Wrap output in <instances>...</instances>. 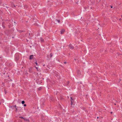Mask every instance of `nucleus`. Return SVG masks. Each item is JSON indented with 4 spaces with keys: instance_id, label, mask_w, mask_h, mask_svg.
<instances>
[{
    "instance_id": "31",
    "label": "nucleus",
    "mask_w": 122,
    "mask_h": 122,
    "mask_svg": "<svg viewBox=\"0 0 122 122\" xmlns=\"http://www.w3.org/2000/svg\"><path fill=\"white\" fill-rule=\"evenodd\" d=\"M97 118H98V117H97Z\"/></svg>"
},
{
    "instance_id": "17",
    "label": "nucleus",
    "mask_w": 122,
    "mask_h": 122,
    "mask_svg": "<svg viewBox=\"0 0 122 122\" xmlns=\"http://www.w3.org/2000/svg\"><path fill=\"white\" fill-rule=\"evenodd\" d=\"M41 89V87H40L38 88V90H40Z\"/></svg>"
},
{
    "instance_id": "24",
    "label": "nucleus",
    "mask_w": 122,
    "mask_h": 122,
    "mask_svg": "<svg viewBox=\"0 0 122 122\" xmlns=\"http://www.w3.org/2000/svg\"><path fill=\"white\" fill-rule=\"evenodd\" d=\"M64 63L65 64H66V62H64Z\"/></svg>"
},
{
    "instance_id": "22",
    "label": "nucleus",
    "mask_w": 122,
    "mask_h": 122,
    "mask_svg": "<svg viewBox=\"0 0 122 122\" xmlns=\"http://www.w3.org/2000/svg\"><path fill=\"white\" fill-rule=\"evenodd\" d=\"M26 106V105L25 104L24 105V106L25 107Z\"/></svg>"
},
{
    "instance_id": "15",
    "label": "nucleus",
    "mask_w": 122,
    "mask_h": 122,
    "mask_svg": "<svg viewBox=\"0 0 122 122\" xmlns=\"http://www.w3.org/2000/svg\"><path fill=\"white\" fill-rule=\"evenodd\" d=\"M50 57H51L52 56V53H51L50 54Z\"/></svg>"
},
{
    "instance_id": "23",
    "label": "nucleus",
    "mask_w": 122,
    "mask_h": 122,
    "mask_svg": "<svg viewBox=\"0 0 122 122\" xmlns=\"http://www.w3.org/2000/svg\"><path fill=\"white\" fill-rule=\"evenodd\" d=\"M71 100H72V99H73L72 97H71Z\"/></svg>"
},
{
    "instance_id": "25",
    "label": "nucleus",
    "mask_w": 122,
    "mask_h": 122,
    "mask_svg": "<svg viewBox=\"0 0 122 122\" xmlns=\"http://www.w3.org/2000/svg\"><path fill=\"white\" fill-rule=\"evenodd\" d=\"M111 8H112V6H111Z\"/></svg>"
},
{
    "instance_id": "34",
    "label": "nucleus",
    "mask_w": 122,
    "mask_h": 122,
    "mask_svg": "<svg viewBox=\"0 0 122 122\" xmlns=\"http://www.w3.org/2000/svg\"><path fill=\"white\" fill-rule=\"evenodd\" d=\"M115 105H116V104H115Z\"/></svg>"
},
{
    "instance_id": "32",
    "label": "nucleus",
    "mask_w": 122,
    "mask_h": 122,
    "mask_svg": "<svg viewBox=\"0 0 122 122\" xmlns=\"http://www.w3.org/2000/svg\"><path fill=\"white\" fill-rule=\"evenodd\" d=\"M1 104V103L0 102V105Z\"/></svg>"
},
{
    "instance_id": "5",
    "label": "nucleus",
    "mask_w": 122,
    "mask_h": 122,
    "mask_svg": "<svg viewBox=\"0 0 122 122\" xmlns=\"http://www.w3.org/2000/svg\"><path fill=\"white\" fill-rule=\"evenodd\" d=\"M5 24V22H3L2 23V27H3V28H5V26L4 25Z\"/></svg>"
},
{
    "instance_id": "8",
    "label": "nucleus",
    "mask_w": 122,
    "mask_h": 122,
    "mask_svg": "<svg viewBox=\"0 0 122 122\" xmlns=\"http://www.w3.org/2000/svg\"><path fill=\"white\" fill-rule=\"evenodd\" d=\"M33 56V55H31L30 56V59H32V57Z\"/></svg>"
},
{
    "instance_id": "33",
    "label": "nucleus",
    "mask_w": 122,
    "mask_h": 122,
    "mask_svg": "<svg viewBox=\"0 0 122 122\" xmlns=\"http://www.w3.org/2000/svg\"><path fill=\"white\" fill-rule=\"evenodd\" d=\"M1 104V103L0 102V105Z\"/></svg>"
},
{
    "instance_id": "9",
    "label": "nucleus",
    "mask_w": 122,
    "mask_h": 122,
    "mask_svg": "<svg viewBox=\"0 0 122 122\" xmlns=\"http://www.w3.org/2000/svg\"><path fill=\"white\" fill-rule=\"evenodd\" d=\"M41 41V42H44V40L42 38H40Z\"/></svg>"
},
{
    "instance_id": "4",
    "label": "nucleus",
    "mask_w": 122,
    "mask_h": 122,
    "mask_svg": "<svg viewBox=\"0 0 122 122\" xmlns=\"http://www.w3.org/2000/svg\"><path fill=\"white\" fill-rule=\"evenodd\" d=\"M65 30L64 29H62L61 31V34H62L65 32Z\"/></svg>"
},
{
    "instance_id": "7",
    "label": "nucleus",
    "mask_w": 122,
    "mask_h": 122,
    "mask_svg": "<svg viewBox=\"0 0 122 122\" xmlns=\"http://www.w3.org/2000/svg\"><path fill=\"white\" fill-rule=\"evenodd\" d=\"M71 104L72 105L73 104L72 103L73 102L74 100L73 99H72V100H71Z\"/></svg>"
},
{
    "instance_id": "20",
    "label": "nucleus",
    "mask_w": 122,
    "mask_h": 122,
    "mask_svg": "<svg viewBox=\"0 0 122 122\" xmlns=\"http://www.w3.org/2000/svg\"><path fill=\"white\" fill-rule=\"evenodd\" d=\"M69 81H68L67 82V85H68L69 84Z\"/></svg>"
},
{
    "instance_id": "28",
    "label": "nucleus",
    "mask_w": 122,
    "mask_h": 122,
    "mask_svg": "<svg viewBox=\"0 0 122 122\" xmlns=\"http://www.w3.org/2000/svg\"><path fill=\"white\" fill-rule=\"evenodd\" d=\"M119 80L121 81V79H119Z\"/></svg>"
},
{
    "instance_id": "10",
    "label": "nucleus",
    "mask_w": 122,
    "mask_h": 122,
    "mask_svg": "<svg viewBox=\"0 0 122 122\" xmlns=\"http://www.w3.org/2000/svg\"><path fill=\"white\" fill-rule=\"evenodd\" d=\"M53 97L52 96H51V97H50V99L52 101H53Z\"/></svg>"
},
{
    "instance_id": "30",
    "label": "nucleus",
    "mask_w": 122,
    "mask_h": 122,
    "mask_svg": "<svg viewBox=\"0 0 122 122\" xmlns=\"http://www.w3.org/2000/svg\"><path fill=\"white\" fill-rule=\"evenodd\" d=\"M28 122H30L29 121H28Z\"/></svg>"
},
{
    "instance_id": "29",
    "label": "nucleus",
    "mask_w": 122,
    "mask_h": 122,
    "mask_svg": "<svg viewBox=\"0 0 122 122\" xmlns=\"http://www.w3.org/2000/svg\"><path fill=\"white\" fill-rule=\"evenodd\" d=\"M14 6L15 7V5H14Z\"/></svg>"
},
{
    "instance_id": "13",
    "label": "nucleus",
    "mask_w": 122,
    "mask_h": 122,
    "mask_svg": "<svg viewBox=\"0 0 122 122\" xmlns=\"http://www.w3.org/2000/svg\"><path fill=\"white\" fill-rule=\"evenodd\" d=\"M56 21H57L59 23L60 22V20H57V19L56 20Z\"/></svg>"
},
{
    "instance_id": "27",
    "label": "nucleus",
    "mask_w": 122,
    "mask_h": 122,
    "mask_svg": "<svg viewBox=\"0 0 122 122\" xmlns=\"http://www.w3.org/2000/svg\"><path fill=\"white\" fill-rule=\"evenodd\" d=\"M45 65V64H44L43 65V66H44Z\"/></svg>"
},
{
    "instance_id": "26",
    "label": "nucleus",
    "mask_w": 122,
    "mask_h": 122,
    "mask_svg": "<svg viewBox=\"0 0 122 122\" xmlns=\"http://www.w3.org/2000/svg\"><path fill=\"white\" fill-rule=\"evenodd\" d=\"M111 114H112V112H111Z\"/></svg>"
},
{
    "instance_id": "21",
    "label": "nucleus",
    "mask_w": 122,
    "mask_h": 122,
    "mask_svg": "<svg viewBox=\"0 0 122 122\" xmlns=\"http://www.w3.org/2000/svg\"><path fill=\"white\" fill-rule=\"evenodd\" d=\"M35 64H36V65H37V63L36 62H35Z\"/></svg>"
},
{
    "instance_id": "1",
    "label": "nucleus",
    "mask_w": 122,
    "mask_h": 122,
    "mask_svg": "<svg viewBox=\"0 0 122 122\" xmlns=\"http://www.w3.org/2000/svg\"><path fill=\"white\" fill-rule=\"evenodd\" d=\"M19 58V55L18 54H16L15 56V60H18Z\"/></svg>"
},
{
    "instance_id": "11",
    "label": "nucleus",
    "mask_w": 122,
    "mask_h": 122,
    "mask_svg": "<svg viewBox=\"0 0 122 122\" xmlns=\"http://www.w3.org/2000/svg\"><path fill=\"white\" fill-rule=\"evenodd\" d=\"M24 120L25 121H27L28 122V121H29V120L27 119L26 118H24Z\"/></svg>"
},
{
    "instance_id": "35",
    "label": "nucleus",
    "mask_w": 122,
    "mask_h": 122,
    "mask_svg": "<svg viewBox=\"0 0 122 122\" xmlns=\"http://www.w3.org/2000/svg\"><path fill=\"white\" fill-rule=\"evenodd\" d=\"M121 16L122 17V15H121Z\"/></svg>"
},
{
    "instance_id": "16",
    "label": "nucleus",
    "mask_w": 122,
    "mask_h": 122,
    "mask_svg": "<svg viewBox=\"0 0 122 122\" xmlns=\"http://www.w3.org/2000/svg\"><path fill=\"white\" fill-rule=\"evenodd\" d=\"M36 68L37 69V70L38 71H39L40 70L39 69H38V68L36 66Z\"/></svg>"
},
{
    "instance_id": "12",
    "label": "nucleus",
    "mask_w": 122,
    "mask_h": 122,
    "mask_svg": "<svg viewBox=\"0 0 122 122\" xmlns=\"http://www.w3.org/2000/svg\"><path fill=\"white\" fill-rule=\"evenodd\" d=\"M25 101H22L21 103L22 104H24L25 103Z\"/></svg>"
},
{
    "instance_id": "18",
    "label": "nucleus",
    "mask_w": 122,
    "mask_h": 122,
    "mask_svg": "<svg viewBox=\"0 0 122 122\" xmlns=\"http://www.w3.org/2000/svg\"><path fill=\"white\" fill-rule=\"evenodd\" d=\"M13 107H15V108H16V105H14V106H13Z\"/></svg>"
},
{
    "instance_id": "2",
    "label": "nucleus",
    "mask_w": 122,
    "mask_h": 122,
    "mask_svg": "<svg viewBox=\"0 0 122 122\" xmlns=\"http://www.w3.org/2000/svg\"><path fill=\"white\" fill-rule=\"evenodd\" d=\"M69 48L71 49H74V47L72 45L70 44L69 45Z\"/></svg>"
},
{
    "instance_id": "19",
    "label": "nucleus",
    "mask_w": 122,
    "mask_h": 122,
    "mask_svg": "<svg viewBox=\"0 0 122 122\" xmlns=\"http://www.w3.org/2000/svg\"><path fill=\"white\" fill-rule=\"evenodd\" d=\"M20 118H22V119H24V118H23V117H19Z\"/></svg>"
},
{
    "instance_id": "6",
    "label": "nucleus",
    "mask_w": 122,
    "mask_h": 122,
    "mask_svg": "<svg viewBox=\"0 0 122 122\" xmlns=\"http://www.w3.org/2000/svg\"><path fill=\"white\" fill-rule=\"evenodd\" d=\"M18 107V110H19V111H20L21 110L22 108H21V107Z\"/></svg>"
},
{
    "instance_id": "3",
    "label": "nucleus",
    "mask_w": 122,
    "mask_h": 122,
    "mask_svg": "<svg viewBox=\"0 0 122 122\" xmlns=\"http://www.w3.org/2000/svg\"><path fill=\"white\" fill-rule=\"evenodd\" d=\"M32 67H30L29 69V72L30 73H31L32 72Z\"/></svg>"
},
{
    "instance_id": "14",
    "label": "nucleus",
    "mask_w": 122,
    "mask_h": 122,
    "mask_svg": "<svg viewBox=\"0 0 122 122\" xmlns=\"http://www.w3.org/2000/svg\"><path fill=\"white\" fill-rule=\"evenodd\" d=\"M16 108V110H15V111L17 112V111L18 110V107H17V108Z\"/></svg>"
}]
</instances>
